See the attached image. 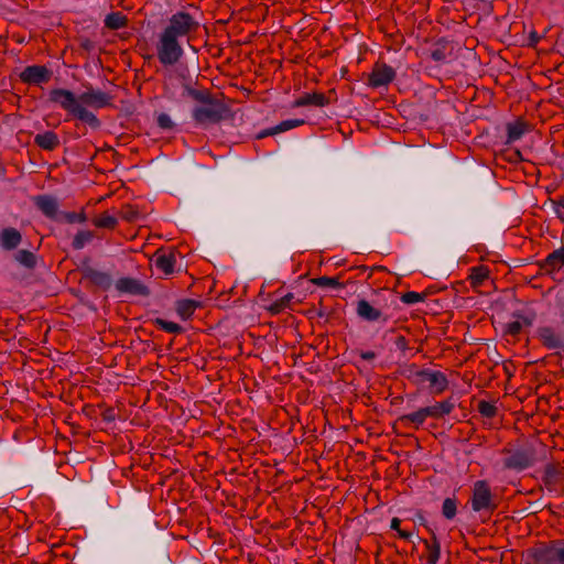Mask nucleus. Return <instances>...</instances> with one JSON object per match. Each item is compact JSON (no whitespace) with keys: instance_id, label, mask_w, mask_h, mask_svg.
<instances>
[{"instance_id":"nucleus-1","label":"nucleus","mask_w":564,"mask_h":564,"mask_svg":"<svg viewBox=\"0 0 564 564\" xmlns=\"http://www.w3.org/2000/svg\"><path fill=\"white\" fill-rule=\"evenodd\" d=\"M48 100L59 106L70 117L96 129L99 128L100 121L91 110L109 106L111 104V96L91 86L86 87L80 94H75L65 88H54L48 94Z\"/></svg>"},{"instance_id":"nucleus-2","label":"nucleus","mask_w":564,"mask_h":564,"mask_svg":"<svg viewBox=\"0 0 564 564\" xmlns=\"http://www.w3.org/2000/svg\"><path fill=\"white\" fill-rule=\"evenodd\" d=\"M501 454L505 456L502 459L503 468L509 470L521 471L539 460L536 447L533 443H525L518 447H505Z\"/></svg>"},{"instance_id":"nucleus-3","label":"nucleus","mask_w":564,"mask_h":564,"mask_svg":"<svg viewBox=\"0 0 564 564\" xmlns=\"http://www.w3.org/2000/svg\"><path fill=\"white\" fill-rule=\"evenodd\" d=\"M529 564H564V539L540 543L527 551Z\"/></svg>"},{"instance_id":"nucleus-4","label":"nucleus","mask_w":564,"mask_h":564,"mask_svg":"<svg viewBox=\"0 0 564 564\" xmlns=\"http://www.w3.org/2000/svg\"><path fill=\"white\" fill-rule=\"evenodd\" d=\"M470 505L475 512L485 511L492 513L497 509L498 503L496 497L486 480H477L474 484Z\"/></svg>"},{"instance_id":"nucleus-5","label":"nucleus","mask_w":564,"mask_h":564,"mask_svg":"<svg viewBox=\"0 0 564 564\" xmlns=\"http://www.w3.org/2000/svg\"><path fill=\"white\" fill-rule=\"evenodd\" d=\"M182 55L183 48L181 47L177 39L163 32L158 44L159 61L163 65H174L180 61Z\"/></svg>"},{"instance_id":"nucleus-6","label":"nucleus","mask_w":564,"mask_h":564,"mask_svg":"<svg viewBox=\"0 0 564 564\" xmlns=\"http://www.w3.org/2000/svg\"><path fill=\"white\" fill-rule=\"evenodd\" d=\"M225 108L221 102L210 99L193 110V118L198 124L216 123L224 117Z\"/></svg>"},{"instance_id":"nucleus-7","label":"nucleus","mask_w":564,"mask_h":564,"mask_svg":"<svg viewBox=\"0 0 564 564\" xmlns=\"http://www.w3.org/2000/svg\"><path fill=\"white\" fill-rule=\"evenodd\" d=\"M197 25V22L189 13L177 12L171 17L170 24L163 32L177 39L178 36H184L196 30Z\"/></svg>"},{"instance_id":"nucleus-8","label":"nucleus","mask_w":564,"mask_h":564,"mask_svg":"<svg viewBox=\"0 0 564 564\" xmlns=\"http://www.w3.org/2000/svg\"><path fill=\"white\" fill-rule=\"evenodd\" d=\"M394 78L395 70L391 66L378 62L373 65L367 84L372 88H378L389 85Z\"/></svg>"},{"instance_id":"nucleus-9","label":"nucleus","mask_w":564,"mask_h":564,"mask_svg":"<svg viewBox=\"0 0 564 564\" xmlns=\"http://www.w3.org/2000/svg\"><path fill=\"white\" fill-rule=\"evenodd\" d=\"M419 382H427L433 393L441 394L448 387L446 376L441 371L423 369L415 373Z\"/></svg>"},{"instance_id":"nucleus-10","label":"nucleus","mask_w":564,"mask_h":564,"mask_svg":"<svg viewBox=\"0 0 564 564\" xmlns=\"http://www.w3.org/2000/svg\"><path fill=\"white\" fill-rule=\"evenodd\" d=\"M52 77V70L43 65H31L25 67L20 78L23 83L29 85H42L47 83Z\"/></svg>"},{"instance_id":"nucleus-11","label":"nucleus","mask_w":564,"mask_h":564,"mask_svg":"<svg viewBox=\"0 0 564 564\" xmlns=\"http://www.w3.org/2000/svg\"><path fill=\"white\" fill-rule=\"evenodd\" d=\"M356 313L358 317L366 322L386 323L388 321V316L382 312V310L373 306L370 302L364 299L357 302Z\"/></svg>"},{"instance_id":"nucleus-12","label":"nucleus","mask_w":564,"mask_h":564,"mask_svg":"<svg viewBox=\"0 0 564 564\" xmlns=\"http://www.w3.org/2000/svg\"><path fill=\"white\" fill-rule=\"evenodd\" d=\"M538 338L549 349H558L564 346L563 336L550 326L538 328Z\"/></svg>"},{"instance_id":"nucleus-13","label":"nucleus","mask_w":564,"mask_h":564,"mask_svg":"<svg viewBox=\"0 0 564 564\" xmlns=\"http://www.w3.org/2000/svg\"><path fill=\"white\" fill-rule=\"evenodd\" d=\"M35 206L48 218L58 220L61 212L57 198L50 195H40L34 197Z\"/></svg>"},{"instance_id":"nucleus-14","label":"nucleus","mask_w":564,"mask_h":564,"mask_svg":"<svg viewBox=\"0 0 564 564\" xmlns=\"http://www.w3.org/2000/svg\"><path fill=\"white\" fill-rule=\"evenodd\" d=\"M150 261L158 270L163 272L165 275H170L174 271L176 259L172 252L165 253L159 249L150 258Z\"/></svg>"},{"instance_id":"nucleus-15","label":"nucleus","mask_w":564,"mask_h":564,"mask_svg":"<svg viewBox=\"0 0 564 564\" xmlns=\"http://www.w3.org/2000/svg\"><path fill=\"white\" fill-rule=\"evenodd\" d=\"M22 242L21 232L13 227H6L0 230V247L6 251L17 249Z\"/></svg>"},{"instance_id":"nucleus-16","label":"nucleus","mask_w":564,"mask_h":564,"mask_svg":"<svg viewBox=\"0 0 564 564\" xmlns=\"http://www.w3.org/2000/svg\"><path fill=\"white\" fill-rule=\"evenodd\" d=\"M564 267V247L551 252L541 263V269L545 273H554Z\"/></svg>"},{"instance_id":"nucleus-17","label":"nucleus","mask_w":564,"mask_h":564,"mask_svg":"<svg viewBox=\"0 0 564 564\" xmlns=\"http://www.w3.org/2000/svg\"><path fill=\"white\" fill-rule=\"evenodd\" d=\"M328 105V98L322 93L304 94L295 99L292 107L299 108L304 106L324 107Z\"/></svg>"},{"instance_id":"nucleus-18","label":"nucleus","mask_w":564,"mask_h":564,"mask_svg":"<svg viewBox=\"0 0 564 564\" xmlns=\"http://www.w3.org/2000/svg\"><path fill=\"white\" fill-rule=\"evenodd\" d=\"M425 408L430 417L441 419L444 415L449 414L454 410L455 403L453 399L449 398L442 402H436L435 404Z\"/></svg>"},{"instance_id":"nucleus-19","label":"nucleus","mask_w":564,"mask_h":564,"mask_svg":"<svg viewBox=\"0 0 564 564\" xmlns=\"http://www.w3.org/2000/svg\"><path fill=\"white\" fill-rule=\"evenodd\" d=\"M34 143L44 149L52 151L59 144L58 137L53 131H46L44 133H39L34 137Z\"/></svg>"},{"instance_id":"nucleus-20","label":"nucleus","mask_w":564,"mask_h":564,"mask_svg":"<svg viewBox=\"0 0 564 564\" xmlns=\"http://www.w3.org/2000/svg\"><path fill=\"white\" fill-rule=\"evenodd\" d=\"M423 543L427 551V564H437L441 556V543L435 533L432 534L431 540H424Z\"/></svg>"},{"instance_id":"nucleus-21","label":"nucleus","mask_w":564,"mask_h":564,"mask_svg":"<svg viewBox=\"0 0 564 564\" xmlns=\"http://www.w3.org/2000/svg\"><path fill=\"white\" fill-rule=\"evenodd\" d=\"M199 306L200 302L185 299L177 301L176 312L182 319H188Z\"/></svg>"},{"instance_id":"nucleus-22","label":"nucleus","mask_w":564,"mask_h":564,"mask_svg":"<svg viewBox=\"0 0 564 564\" xmlns=\"http://www.w3.org/2000/svg\"><path fill=\"white\" fill-rule=\"evenodd\" d=\"M14 261L25 269L33 270L37 264V257L29 250L21 249L13 254Z\"/></svg>"},{"instance_id":"nucleus-23","label":"nucleus","mask_w":564,"mask_h":564,"mask_svg":"<svg viewBox=\"0 0 564 564\" xmlns=\"http://www.w3.org/2000/svg\"><path fill=\"white\" fill-rule=\"evenodd\" d=\"M116 289L120 293L139 294L141 293V284L138 280L130 278L119 279L116 283Z\"/></svg>"},{"instance_id":"nucleus-24","label":"nucleus","mask_w":564,"mask_h":564,"mask_svg":"<svg viewBox=\"0 0 564 564\" xmlns=\"http://www.w3.org/2000/svg\"><path fill=\"white\" fill-rule=\"evenodd\" d=\"M508 142H514L529 131V126L523 121H514L507 124Z\"/></svg>"},{"instance_id":"nucleus-25","label":"nucleus","mask_w":564,"mask_h":564,"mask_svg":"<svg viewBox=\"0 0 564 564\" xmlns=\"http://www.w3.org/2000/svg\"><path fill=\"white\" fill-rule=\"evenodd\" d=\"M533 317L519 315L516 321H512L506 325V332L511 336H517L521 333L523 326H531Z\"/></svg>"},{"instance_id":"nucleus-26","label":"nucleus","mask_w":564,"mask_h":564,"mask_svg":"<svg viewBox=\"0 0 564 564\" xmlns=\"http://www.w3.org/2000/svg\"><path fill=\"white\" fill-rule=\"evenodd\" d=\"M427 417L430 416L426 412V408H421L413 413L402 415L399 420L403 424L412 423L415 425V427H419L425 422Z\"/></svg>"},{"instance_id":"nucleus-27","label":"nucleus","mask_w":564,"mask_h":564,"mask_svg":"<svg viewBox=\"0 0 564 564\" xmlns=\"http://www.w3.org/2000/svg\"><path fill=\"white\" fill-rule=\"evenodd\" d=\"M458 501L455 497H447L442 505V516L447 520H453L457 514Z\"/></svg>"},{"instance_id":"nucleus-28","label":"nucleus","mask_w":564,"mask_h":564,"mask_svg":"<svg viewBox=\"0 0 564 564\" xmlns=\"http://www.w3.org/2000/svg\"><path fill=\"white\" fill-rule=\"evenodd\" d=\"M127 22L126 15L121 12H112L105 18V25L108 29L117 30L122 28Z\"/></svg>"},{"instance_id":"nucleus-29","label":"nucleus","mask_w":564,"mask_h":564,"mask_svg":"<svg viewBox=\"0 0 564 564\" xmlns=\"http://www.w3.org/2000/svg\"><path fill=\"white\" fill-rule=\"evenodd\" d=\"M292 299H293V294L288 293L284 296L275 300L274 302H272L269 305V307H268L269 312L272 314H279V313L283 312L286 307H289Z\"/></svg>"},{"instance_id":"nucleus-30","label":"nucleus","mask_w":564,"mask_h":564,"mask_svg":"<svg viewBox=\"0 0 564 564\" xmlns=\"http://www.w3.org/2000/svg\"><path fill=\"white\" fill-rule=\"evenodd\" d=\"M489 270L485 267H475L471 269L470 280L474 286H478L482 284V282L488 278Z\"/></svg>"},{"instance_id":"nucleus-31","label":"nucleus","mask_w":564,"mask_h":564,"mask_svg":"<svg viewBox=\"0 0 564 564\" xmlns=\"http://www.w3.org/2000/svg\"><path fill=\"white\" fill-rule=\"evenodd\" d=\"M312 283L321 288L341 289L344 285L337 278L318 276L312 280Z\"/></svg>"},{"instance_id":"nucleus-32","label":"nucleus","mask_w":564,"mask_h":564,"mask_svg":"<svg viewBox=\"0 0 564 564\" xmlns=\"http://www.w3.org/2000/svg\"><path fill=\"white\" fill-rule=\"evenodd\" d=\"M477 409L478 412L487 419L495 417L498 412V409L495 403L485 400L478 402Z\"/></svg>"},{"instance_id":"nucleus-33","label":"nucleus","mask_w":564,"mask_h":564,"mask_svg":"<svg viewBox=\"0 0 564 564\" xmlns=\"http://www.w3.org/2000/svg\"><path fill=\"white\" fill-rule=\"evenodd\" d=\"M117 218L108 213L101 214L94 219V225L99 228L111 229L116 226Z\"/></svg>"},{"instance_id":"nucleus-34","label":"nucleus","mask_w":564,"mask_h":564,"mask_svg":"<svg viewBox=\"0 0 564 564\" xmlns=\"http://www.w3.org/2000/svg\"><path fill=\"white\" fill-rule=\"evenodd\" d=\"M86 215L84 213H74V212H61L58 221H65L68 224L74 223H85Z\"/></svg>"},{"instance_id":"nucleus-35","label":"nucleus","mask_w":564,"mask_h":564,"mask_svg":"<svg viewBox=\"0 0 564 564\" xmlns=\"http://www.w3.org/2000/svg\"><path fill=\"white\" fill-rule=\"evenodd\" d=\"M560 477V468L554 464H549L544 468L543 480L546 485L555 484Z\"/></svg>"},{"instance_id":"nucleus-36","label":"nucleus","mask_w":564,"mask_h":564,"mask_svg":"<svg viewBox=\"0 0 564 564\" xmlns=\"http://www.w3.org/2000/svg\"><path fill=\"white\" fill-rule=\"evenodd\" d=\"M93 239V234L87 230H82L73 239V247L76 250L83 249Z\"/></svg>"},{"instance_id":"nucleus-37","label":"nucleus","mask_w":564,"mask_h":564,"mask_svg":"<svg viewBox=\"0 0 564 564\" xmlns=\"http://www.w3.org/2000/svg\"><path fill=\"white\" fill-rule=\"evenodd\" d=\"M304 123L305 121L303 119L284 120L280 122L278 126L273 127V132L281 133L290 129L300 127Z\"/></svg>"},{"instance_id":"nucleus-38","label":"nucleus","mask_w":564,"mask_h":564,"mask_svg":"<svg viewBox=\"0 0 564 564\" xmlns=\"http://www.w3.org/2000/svg\"><path fill=\"white\" fill-rule=\"evenodd\" d=\"M426 297L425 293H419L414 291L405 292L401 295V301L404 304L412 305L419 302H423Z\"/></svg>"},{"instance_id":"nucleus-39","label":"nucleus","mask_w":564,"mask_h":564,"mask_svg":"<svg viewBox=\"0 0 564 564\" xmlns=\"http://www.w3.org/2000/svg\"><path fill=\"white\" fill-rule=\"evenodd\" d=\"M155 323L160 325L162 329L171 334H180L183 332L182 326L173 322H166L161 318H158Z\"/></svg>"},{"instance_id":"nucleus-40","label":"nucleus","mask_w":564,"mask_h":564,"mask_svg":"<svg viewBox=\"0 0 564 564\" xmlns=\"http://www.w3.org/2000/svg\"><path fill=\"white\" fill-rule=\"evenodd\" d=\"M121 217L127 221H134L139 217V212L132 206H124L121 210Z\"/></svg>"},{"instance_id":"nucleus-41","label":"nucleus","mask_w":564,"mask_h":564,"mask_svg":"<svg viewBox=\"0 0 564 564\" xmlns=\"http://www.w3.org/2000/svg\"><path fill=\"white\" fill-rule=\"evenodd\" d=\"M156 121H158V126L164 130H170L174 127V122L172 121L170 116L166 113H160L158 116Z\"/></svg>"},{"instance_id":"nucleus-42","label":"nucleus","mask_w":564,"mask_h":564,"mask_svg":"<svg viewBox=\"0 0 564 564\" xmlns=\"http://www.w3.org/2000/svg\"><path fill=\"white\" fill-rule=\"evenodd\" d=\"M400 524H401V520L399 518H393L391 520V525L390 527H391L392 530H395L398 532L400 538H402L404 540H409L411 538V533L401 530Z\"/></svg>"},{"instance_id":"nucleus-43","label":"nucleus","mask_w":564,"mask_h":564,"mask_svg":"<svg viewBox=\"0 0 564 564\" xmlns=\"http://www.w3.org/2000/svg\"><path fill=\"white\" fill-rule=\"evenodd\" d=\"M189 95L197 101L200 102V105H204V102L209 101L213 99L208 93L191 89Z\"/></svg>"},{"instance_id":"nucleus-44","label":"nucleus","mask_w":564,"mask_h":564,"mask_svg":"<svg viewBox=\"0 0 564 564\" xmlns=\"http://www.w3.org/2000/svg\"><path fill=\"white\" fill-rule=\"evenodd\" d=\"M273 134H276V132H273V128H270V129H265V130H262L261 132H259V134L257 135L258 139H263L268 135H273Z\"/></svg>"},{"instance_id":"nucleus-45","label":"nucleus","mask_w":564,"mask_h":564,"mask_svg":"<svg viewBox=\"0 0 564 564\" xmlns=\"http://www.w3.org/2000/svg\"><path fill=\"white\" fill-rule=\"evenodd\" d=\"M360 357L365 360H372L376 357V354L373 351H364L360 354Z\"/></svg>"},{"instance_id":"nucleus-46","label":"nucleus","mask_w":564,"mask_h":564,"mask_svg":"<svg viewBox=\"0 0 564 564\" xmlns=\"http://www.w3.org/2000/svg\"><path fill=\"white\" fill-rule=\"evenodd\" d=\"M540 41V36L536 34V32H531L530 34V45L534 46Z\"/></svg>"},{"instance_id":"nucleus-47","label":"nucleus","mask_w":564,"mask_h":564,"mask_svg":"<svg viewBox=\"0 0 564 564\" xmlns=\"http://www.w3.org/2000/svg\"><path fill=\"white\" fill-rule=\"evenodd\" d=\"M432 58L434 61H441L443 58V53L440 50H436L432 53Z\"/></svg>"},{"instance_id":"nucleus-48","label":"nucleus","mask_w":564,"mask_h":564,"mask_svg":"<svg viewBox=\"0 0 564 564\" xmlns=\"http://www.w3.org/2000/svg\"><path fill=\"white\" fill-rule=\"evenodd\" d=\"M82 46H83L85 50L89 51V50H91V48H93V42H91V41H89V40H85V41L82 43Z\"/></svg>"},{"instance_id":"nucleus-49","label":"nucleus","mask_w":564,"mask_h":564,"mask_svg":"<svg viewBox=\"0 0 564 564\" xmlns=\"http://www.w3.org/2000/svg\"><path fill=\"white\" fill-rule=\"evenodd\" d=\"M145 456H147V454L143 453V460H142L143 467L148 464V459Z\"/></svg>"},{"instance_id":"nucleus-50","label":"nucleus","mask_w":564,"mask_h":564,"mask_svg":"<svg viewBox=\"0 0 564 564\" xmlns=\"http://www.w3.org/2000/svg\"><path fill=\"white\" fill-rule=\"evenodd\" d=\"M400 341H405V338H404V337H402V336L398 338L397 344H398L399 346H400Z\"/></svg>"},{"instance_id":"nucleus-51","label":"nucleus","mask_w":564,"mask_h":564,"mask_svg":"<svg viewBox=\"0 0 564 564\" xmlns=\"http://www.w3.org/2000/svg\"><path fill=\"white\" fill-rule=\"evenodd\" d=\"M560 206L564 209V199L560 202Z\"/></svg>"},{"instance_id":"nucleus-52","label":"nucleus","mask_w":564,"mask_h":564,"mask_svg":"<svg viewBox=\"0 0 564 564\" xmlns=\"http://www.w3.org/2000/svg\"><path fill=\"white\" fill-rule=\"evenodd\" d=\"M138 93H141V85L137 87Z\"/></svg>"},{"instance_id":"nucleus-53","label":"nucleus","mask_w":564,"mask_h":564,"mask_svg":"<svg viewBox=\"0 0 564 564\" xmlns=\"http://www.w3.org/2000/svg\"><path fill=\"white\" fill-rule=\"evenodd\" d=\"M516 155H517L518 158H520V156H521V154H520V152H519V151H517V152H516Z\"/></svg>"},{"instance_id":"nucleus-54","label":"nucleus","mask_w":564,"mask_h":564,"mask_svg":"<svg viewBox=\"0 0 564 564\" xmlns=\"http://www.w3.org/2000/svg\"><path fill=\"white\" fill-rule=\"evenodd\" d=\"M562 317H563V323H564V312H563V315H562Z\"/></svg>"}]
</instances>
